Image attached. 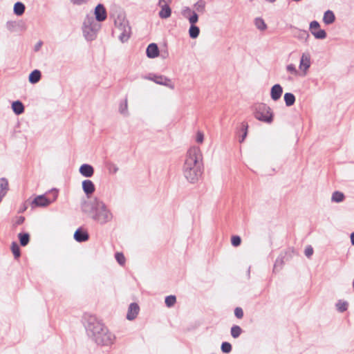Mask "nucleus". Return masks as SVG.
Wrapping results in <instances>:
<instances>
[{"label": "nucleus", "instance_id": "f257e3e1", "mask_svg": "<svg viewBox=\"0 0 354 354\" xmlns=\"http://www.w3.org/2000/svg\"><path fill=\"white\" fill-rule=\"evenodd\" d=\"M82 322L88 335L97 345L109 346L114 344L115 335L95 315L85 313Z\"/></svg>", "mask_w": 354, "mask_h": 354}, {"label": "nucleus", "instance_id": "f03ea898", "mask_svg": "<svg viewBox=\"0 0 354 354\" xmlns=\"http://www.w3.org/2000/svg\"><path fill=\"white\" fill-rule=\"evenodd\" d=\"M81 209L88 217L102 225L111 222L113 218L111 209L98 198L84 201L81 205Z\"/></svg>", "mask_w": 354, "mask_h": 354}, {"label": "nucleus", "instance_id": "7ed1b4c3", "mask_svg": "<svg viewBox=\"0 0 354 354\" xmlns=\"http://www.w3.org/2000/svg\"><path fill=\"white\" fill-rule=\"evenodd\" d=\"M183 174L191 183H196L203 174L202 155L200 149L191 147L187 152L183 165Z\"/></svg>", "mask_w": 354, "mask_h": 354}, {"label": "nucleus", "instance_id": "20e7f679", "mask_svg": "<svg viewBox=\"0 0 354 354\" xmlns=\"http://www.w3.org/2000/svg\"><path fill=\"white\" fill-rule=\"evenodd\" d=\"M254 115L257 120L267 124H271L274 119L272 109L265 103H259L254 106Z\"/></svg>", "mask_w": 354, "mask_h": 354}, {"label": "nucleus", "instance_id": "39448f33", "mask_svg": "<svg viewBox=\"0 0 354 354\" xmlns=\"http://www.w3.org/2000/svg\"><path fill=\"white\" fill-rule=\"evenodd\" d=\"M100 25L93 17H87L83 24V35L87 41H93L96 38Z\"/></svg>", "mask_w": 354, "mask_h": 354}, {"label": "nucleus", "instance_id": "423d86ee", "mask_svg": "<svg viewBox=\"0 0 354 354\" xmlns=\"http://www.w3.org/2000/svg\"><path fill=\"white\" fill-rule=\"evenodd\" d=\"M115 25L120 32L119 39L122 42L128 41L131 36V28L128 20L123 15H118L115 20Z\"/></svg>", "mask_w": 354, "mask_h": 354}, {"label": "nucleus", "instance_id": "0eeeda50", "mask_svg": "<svg viewBox=\"0 0 354 354\" xmlns=\"http://www.w3.org/2000/svg\"><path fill=\"white\" fill-rule=\"evenodd\" d=\"M145 79L154 82L157 84L165 86L171 89H174V84L165 75L150 73L144 77Z\"/></svg>", "mask_w": 354, "mask_h": 354}, {"label": "nucleus", "instance_id": "6e6552de", "mask_svg": "<svg viewBox=\"0 0 354 354\" xmlns=\"http://www.w3.org/2000/svg\"><path fill=\"white\" fill-rule=\"evenodd\" d=\"M53 195V198H47L44 195H39L35 198L32 201V204L36 207H46L50 205L52 202L55 201L58 196V192L57 189H53L50 191Z\"/></svg>", "mask_w": 354, "mask_h": 354}, {"label": "nucleus", "instance_id": "1a4fd4ad", "mask_svg": "<svg viewBox=\"0 0 354 354\" xmlns=\"http://www.w3.org/2000/svg\"><path fill=\"white\" fill-rule=\"evenodd\" d=\"M95 16L97 22H102L106 19L107 15L104 6L99 3L95 8Z\"/></svg>", "mask_w": 354, "mask_h": 354}, {"label": "nucleus", "instance_id": "9d476101", "mask_svg": "<svg viewBox=\"0 0 354 354\" xmlns=\"http://www.w3.org/2000/svg\"><path fill=\"white\" fill-rule=\"evenodd\" d=\"M310 66V56L308 53H303L300 59L299 68L304 72L306 75L307 70Z\"/></svg>", "mask_w": 354, "mask_h": 354}, {"label": "nucleus", "instance_id": "9b49d317", "mask_svg": "<svg viewBox=\"0 0 354 354\" xmlns=\"http://www.w3.org/2000/svg\"><path fill=\"white\" fill-rule=\"evenodd\" d=\"M283 93V88L279 84H276L272 86L270 89V97L274 101L279 100Z\"/></svg>", "mask_w": 354, "mask_h": 354}, {"label": "nucleus", "instance_id": "f8f14e48", "mask_svg": "<svg viewBox=\"0 0 354 354\" xmlns=\"http://www.w3.org/2000/svg\"><path fill=\"white\" fill-rule=\"evenodd\" d=\"M82 189L87 197H89L95 190V185L91 180H84L82 183Z\"/></svg>", "mask_w": 354, "mask_h": 354}, {"label": "nucleus", "instance_id": "ddd939ff", "mask_svg": "<svg viewBox=\"0 0 354 354\" xmlns=\"http://www.w3.org/2000/svg\"><path fill=\"white\" fill-rule=\"evenodd\" d=\"M88 233L86 230H82V228H78L74 233V239L77 242H84L88 241Z\"/></svg>", "mask_w": 354, "mask_h": 354}, {"label": "nucleus", "instance_id": "4468645a", "mask_svg": "<svg viewBox=\"0 0 354 354\" xmlns=\"http://www.w3.org/2000/svg\"><path fill=\"white\" fill-rule=\"evenodd\" d=\"M140 310L139 306L136 303H131L128 309V312L127 314V319L128 320H133L134 319Z\"/></svg>", "mask_w": 354, "mask_h": 354}, {"label": "nucleus", "instance_id": "2eb2a0df", "mask_svg": "<svg viewBox=\"0 0 354 354\" xmlns=\"http://www.w3.org/2000/svg\"><path fill=\"white\" fill-rule=\"evenodd\" d=\"M170 3H163L161 5H158L161 9L158 12L159 17L161 19H167L170 17L171 15V9L169 4Z\"/></svg>", "mask_w": 354, "mask_h": 354}, {"label": "nucleus", "instance_id": "dca6fc26", "mask_svg": "<svg viewBox=\"0 0 354 354\" xmlns=\"http://www.w3.org/2000/svg\"><path fill=\"white\" fill-rule=\"evenodd\" d=\"M146 54L149 58L157 57L159 55L158 45L155 43L150 44L147 48Z\"/></svg>", "mask_w": 354, "mask_h": 354}, {"label": "nucleus", "instance_id": "f3484780", "mask_svg": "<svg viewBox=\"0 0 354 354\" xmlns=\"http://www.w3.org/2000/svg\"><path fill=\"white\" fill-rule=\"evenodd\" d=\"M79 171L83 176L90 178L94 174V169L91 165L83 164L80 166Z\"/></svg>", "mask_w": 354, "mask_h": 354}, {"label": "nucleus", "instance_id": "a211bd4d", "mask_svg": "<svg viewBox=\"0 0 354 354\" xmlns=\"http://www.w3.org/2000/svg\"><path fill=\"white\" fill-rule=\"evenodd\" d=\"M335 21V16L333 11L328 10L324 14L323 21L326 25H330Z\"/></svg>", "mask_w": 354, "mask_h": 354}, {"label": "nucleus", "instance_id": "6ab92c4d", "mask_svg": "<svg viewBox=\"0 0 354 354\" xmlns=\"http://www.w3.org/2000/svg\"><path fill=\"white\" fill-rule=\"evenodd\" d=\"M12 109L16 115H20L24 112V106L23 103L19 100H17L12 102Z\"/></svg>", "mask_w": 354, "mask_h": 354}, {"label": "nucleus", "instance_id": "aec40b11", "mask_svg": "<svg viewBox=\"0 0 354 354\" xmlns=\"http://www.w3.org/2000/svg\"><path fill=\"white\" fill-rule=\"evenodd\" d=\"M41 77V72L35 69L30 73L28 80L31 84H36L40 80Z\"/></svg>", "mask_w": 354, "mask_h": 354}, {"label": "nucleus", "instance_id": "412c9836", "mask_svg": "<svg viewBox=\"0 0 354 354\" xmlns=\"http://www.w3.org/2000/svg\"><path fill=\"white\" fill-rule=\"evenodd\" d=\"M26 7L24 4L20 1H18L15 3L13 11L14 13L17 16L22 15L25 12Z\"/></svg>", "mask_w": 354, "mask_h": 354}, {"label": "nucleus", "instance_id": "4be33fe9", "mask_svg": "<svg viewBox=\"0 0 354 354\" xmlns=\"http://www.w3.org/2000/svg\"><path fill=\"white\" fill-rule=\"evenodd\" d=\"M205 7L206 2L204 0H198L194 5L195 11L199 13H204L205 12Z\"/></svg>", "mask_w": 354, "mask_h": 354}, {"label": "nucleus", "instance_id": "5701e85b", "mask_svg": "<svg viewBox=\"0 0 354 354\" xmlns=\"http://www.w3.org/2000/svg\"><path fill=\"white\" fill-rule=\"evenodd\" d=\"M284 101L287 106L293 105L295 102V97L291 93H286L284 95Z\"/></svg>", "mask_w": 354, "mask_h": 354}, {"label": "nucleus", "instance_id": "b1692460", "mask_svg": "<svg viewBox=\"0 0 354 354\" xmlns=\"http://www.w3.org/2000/svg\"><path fill=\"white\" fill-rule=\"evenodd\" d=\"M344 194L342 192L335 191L332 194L331 201L335 203H340L344 201Z\"/></svg>", "mask_w": 354, "mask_h": 354}, {"label": "nucleus", "instance_id": "393cba45", "mask_svg": "<svg viewBox=\"0 0 354 354\" xmlns=\"http://www.w3.org/2000/svg\"><path fill=\"white\" fill-rule=\"evenodd\" d=\"M18 237L21 246H26L28 244L30 241V235L28 233H19Z\"/></svg>", "mask_w": 354, "mask_h": 354}, {"label": "nucleus", "instance_id": "a878e982", "mask_svg": "<svg viewBox=\"0 0 354 354\" xmlns=\"http://www.w3.org/2000/svg\"><path fill=\"white\" fill-rule=\"evenodd\" d=\"M200 34V29L196 25H191L189 29V35L192 39H196Z\"/></svg>", "mask_w": 354, "mask_h": 354}, {"label": "nucleus", "instance_id": "bb28decb", "mask_svg": "<svg viewBox=\"0 0 354 354\" xmlns=\"http://www.w3.org/2000/svg\"><path fill=\"white\" fill-rule=\"evenodd\" d=\"M311 34L317 39H324L327 36L326 31L322 29L312 30Z\"/></svg>", "mask_w": 354, "mask_h": 354}, {"label": "nucleus", "instance_id": "cd10ccee", "mask_svg": "<svg viewBox=\"0 0 354 354\" xmlns=\"http://www.w3.org/2000/svg\"><path fill=\"white\" fill-rule=\"evenodd\" d=\"M254 24L256 27L260 30H264L267 28V25L266 24L264 20L262 18H256L254 19Z\"/></svg>", "mask_w": 354, "mask_h": 354}, {"label": "nucleus", "instance_id": "c85d7f7f", "mask_svg": "<svg viewBox=\"0 0 354 354\" xmlns=\"http://www.w3.org/2000/svg\"><path fill=\"white\" fill-rule=\"evenodd\" d=\"M230 333L232 337L237 338L241 335L242 333V329L239 326L234 325L231 328Z\"/></svg>", "mask_w": 354, "mask_h": 354}, {"label": "nucleus", "instance_id": "c756f323", "mask_svg": "<svg viewBox=\"0 0 354 354\" xmlns=\"http://www.w3.org/2000/svg\"><path fill=\"white\" fill-rule=\"evenodd\" d=\"M11 250L13 253V255L15 259H17L20 257V248L19 245L16 242H12L11 245Z\"/></svg>", "mask_w": 354, "mask_h": 354}, {"label": "nucleus", "instance_id": "7c9ffc66", "mask_svg": "<svg viewBox=\"0 0 354 354\" xmlns=\"http://www.w3.org/2000/svg\"><path fill=\"white\" fill-rule=\"evenodd\" d=\"M119 111L121 114L124 115H128V105L127 99H125L124 102L120 104Z\"/></svg>", "mask_w": 354, "mask_h": 354}, {"label": "nucleus", "instance_id": "2f4dec72", "mask_svg": "<svg viewBox=\"0 0 354 354\" xmlns=\"http://www.w3.org/2000/svg\"><path fill=\"white\" fill-rule=\"evenodd\" d=\"M283 258H284V257L282 254H281L276 259L274 265V268H273V271L274 272L277 271L278 268L279 269L281 268V267H282V266L283 264Z\"/></svg>", "mask_w": 354, "mask_h": 354}, {"label": "nucleus", "instance_id": "473e14b6", "mask_svg": "<svg viewBox=\"0 0 354 354\" xmlns=\"http://www.w3.org/2000/svg\"><path fill=\"white\" fill-rule=\"evenodd\" d=\"M348 304L346 301H342V300H339L336 304L337 309L340 313L346 311L348 308Z\"/></svg>", "mask_w": 354, "mask_h": 354}, {"label": "nucleus", "instance_id": "72a5a7b5", "mask_svg": "<svg viewBox=\"0 0 354 354\" xmlns=\"http://www.w3.org/2000/svg\"><path fill=\"white\" fill-rule=\"evenodd\" d=\"M176 301V298L174 295H169L165 297V304L167 307L173 306Z\"/></svg>", "mask_w": 354, "mask_h": 354}, {"label": "nucleus", "instance_id": "f704fd0d", "mask_svg": "<svg viewBox=\"0 0 354 354\" xmlns=\"http://www.w3.org/2000/svg\"><path fill=\"white\" fill-rule=\"evenodd\" d=\"M190 25H195L198 21V15L196 11L192 12V15L187 18Z\"/></svg>", "mask_w": 354, "mask_h": 354}, {"label": "nucleus", "instance_id": "c9c22d12", "mask_svg": "<svg viewBox=\"0 0 354 354\" xmlns=\"http://www.w3.org/2000/svg\"><path fill=\"white\" fill-rule=\"evenodd\" d=\"M221 349L223 353H229L232 351V345L227 342H224L221 344Z\"/></svg>", "mask_w": 354, "mask_h": 354}, {"label": "nucleus", "instance_id": "e433bc0d", "mask_svg": "<svg viewBox=\"0 0 354 354\" xmlns=\"http://www.w3.org/2000/svg\"><path fill=\"white\" fill-rule=\"evenodd\" d=\"M107 168H108L109 173L113 174H116L119 170L118 167L115 164L112 163V162H109L108 164Z\"/></svg>", "mask_w": 354, "mask_h": 354}, {"label": "nucleus", "instance_id": "4c0bfd02", "mask_svg": "<svg viewBox=\"0 0 354 354\" xmlns=\"http://www.w3.org/2000/svg\"><path fill=\"white\" fill-rule=\"evenodd\" d=\"M241 239L239 236H232L231 239V243L234 247H238L241 245Z\"/></svg>", "mask_w": 354, "mask_h": 354}, {"label": "nucleus", "instance_id": "58836bf2", "mask_svg": "<svg viewBox=\"0 0 354 354\" xmlns=\"http://www.w3.org/2000/svg\"><path fill=\"white\" fill-rule=\"evenodd\" d=\"M241 125H242V131H243V134L241 138H240V140H239L240 142H243L245 138H246L247 134H248V125L246 122H242Z\"/></svg>", "mask_w": 354, "mask_h": 354}, {"label": "nucleus", "instance_id": "ea45409f", "mask_svg": "<svg viewBox=\"0 0 354 354\" xmlns=\"http://www.w3.org/2000/svg\"><path fill=\"white\" fill-rule=\"evenodd\" d=\"M241 125H242V131H243V134L241 138H240V140H239L240 142H243L245 138H246L247 134H248V125L246 122H242Z\"/></svg>", "mask_w": 354, "mask_h": 354}, {"label": "nucleus", "instance_id": "a19ab883", "mask_svg": "<svg viewBox=\"0 0 354 354\" xmlns=\"http://www.w3.org/2000/svg\"><path fill=\"white\" fill-rule=\"evenodd\" d=\"M115 259L117 260V261L118 262V263L120 265L122 266L124 264L125 257L122 253L117 252V253H115Z\"/></svg>", "mask_w": 354, "mask_h": 354}, {"label": "nucleus", "instance_id": "79ce46f5", "mask_svg": "<svg viewBox=\"0 0 354 354\" xmlns=\"http://www.w3.org/2000/svg\"><path fill=\"white\" fill-rule=\"evenodd\" d=\"M192 12L194 11L192 10L189 7L186 6L183 8L181 14L185 18L187 19L189 16L192 15Z\"/></svg>", "mask_w": 354, "mask_h": 354}, {"label": "nucleus", "instance_id": "37998d69", "mask_svg": "<svg viewBox=\"0 0 354 354\" xmlns=\"http://www.w3.org/2000/svg\"><path fill=\"white\" fill-rule=\"evenodd\" d=\"M297 37L300 39L306 40L309 37V34L306 30H299Z\"/></svg>", "mask_w": 354, "mask_h": 354}, {"label": "nucleus", "instance_id": "c03bdc74", "mask_svg": "<svg viewBox=\"0 0 354 354\" xmlns=\"http://www.w3.org/2000/svg\"><path fill=\"white\" fill-rule=\"evenodd\" d=\"M286 70L292 75H297L298 74V71H297L295 66L292 64L287 65Z\"/></svg>", "mask_w": 354, "mask_h": 354}, {"label": "nucleus", "instance_id": "a18cd8bd", "mask_svg": "<svg viewBox=\"0 0 354 354\" xmlns=\"http://www.w3.org/2000/svg\"><path fill=\"white\" fill-rule=\"evenodd\" d=\"M320 27V25L317 21H313L310 23L309 28L310 30V32H312V30H315L317 29H319Z\"/></svg>", "mask_w": 354, "mask_h": 354}, {"label": "nucleus", "instance_id": "49530a36", "mask_svg": "<svg viewBox=\"0 0 354 354\" xmlns=\"http://www.w3.org/2000/svg\"><path fill=\"white\" fill-rule=\"evenodd\" d=\"M234 315L238 319H241L243 317V309L240 307H236L234 310Z\"/></svg>", "mask_w": 354, "mask_h": 354}, {"label": "nucleus", "instance_id": "de8ad7c7", "mask_svg": "<svg viewBox=\"0 0 354 354\" xmlns=\"http://www.w3.org/2000/svg\"><path fill=\"white\" fill-rule=\"evenodd\" d=\"M304 254L308 258L310 257L313 254V247L311 245H308L305 249Z\"/></svg>", "mask_w": 354, "mask_h": 354}, {"label": "nucleus", "instance_id": "09e8293b", "mask_svg": "<svg viewBox=\"0 0 354 354\" xmlns=\"http://www.w3.org/2000/svg\"><path fill=\"white\" fill-rule=\"evenodd\" d=\"M15 26L16 24L15 21H8L6 23V28L10 32H13Z\"/></svg>", "mask_w": 354, "mask_h": 354}, {"label": "nucleus", "instance_id": "8fccbe9b", "mask_svg": "<svg viewBox=\"0 0 354 354\" xmlns=\"http://www.w3.org/2000/svg\"><path fill=\"white\" fill-rule=\"evenodd\" d=\"M204 140V135L202 132L198 131L196 140L198 143H202Z\"/></svg>", "mask_w": 354, "mask_h": 354}, {"label": "nucleus", "instance_id": "3c124183", "mask_svg": "<svg viewBox=\"0 0 354 354\" xmlns=\"http://www.w3.org/2000/svg\"><path fill=\"white\" fill-rule=\"evenodd\" d=\"M24 220H25V218L24 216H19L17 218V221H15V225H21L24 222Z\"/></svg>", "mask_w": 354, "mask_h": 354}, {"label": "nucleus", "instance_id": "603ef678", "mask_svg": "<svg viewBox=\"0 0 354 354\" xmlns=\"http://www.w3.org/2000/svg\"><path fill=\"white\" fill-rule=\"evenodd\" d=\"M41 45H42V42H41V41L38 42V43L35 45V51L39 50V48H41Z\"/></svg>", "mask_w": 354, "mask_h": 354}, {"label": "nucleus", "instance_id": "864d4df0", "mask_svg": "<svg viewBox=\"0 0 354 354\" xmlns=\"http://www.w3.org/2000/svg\"><path fill=\"white\" fill-rule=\"evenodd\" d=\"M172 0H158V5H161L163 3H171Z\"/></svg>", "mask_w": 354, "mask_h": 354}, {"label": "nucleus", "instance_id": "5fc2aeb1", "mask_svg": "<svg viewBox=\"0 0 354 354\" xmlns=\"http://www.w3.org/2000/svg\"><path fill=\"white\" fill-rule=\"evenodd\" d=\"M351 242L353 245H354V232L351 234Z\"/></svg>", "mask_w": 354, "mask_h": 354}, {"label": "nucleus", "instance_id": "6e6d98bb", "mask_svg": "<svg viewBox=\"0 0 354 354\" xmlns=\"http://www.w3.org/2000/svg\"><path fill=\"white\" fill-rule=\"evenodd\" d=\"M265 1H267V2L272 3H274L277 0H265Z\"/></svg>", "mask_w": 354, "mask_h": 354}, {"label": "nucleus", "instance_id": "4d7b16f0", "mask_svg": "<svg viewBox=\"0 0 354 354\" xmlns=\"http://www.w3.org/2000/svg\"><path fill=\"white\" fill-rule=\"evenodd\" d=\"M250 267H249L248 270V277H250Z\"/></svg>", "mask_w": 354, "mask_h": 354}]
</instances>
